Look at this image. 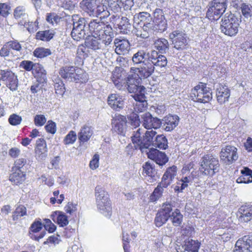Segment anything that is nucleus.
<instances>
[{"label":"nucleus","instance_id":"1","mask_svg":"<svg viewBox=\"0 0 252 252\" xmlns=\"http://www.w3.org/2000/svg\"><path fill=\"white\" fill-rule=\"evenodd\" d=\"M143 126L147 130L145 132V135L141 136L144 133V130L138 128L134 132L132 136V141L136 149L142 151L147 148L153 143L154 146L157 145L158 133V119L152 117L150 113H146L142 116Z\"/></svg>","mask_w":252,"mask_h":252},{"label":"nucleus","instance_id":"2","mask_svg":"<svg viewBox=\"0 0 252 252\" xmlns=\"http://www.w3.org/2000/svg\"><path fill=\"white\" fill-rule=\"evenodd\" d=\"M241 22V15L240 14L226 13L221 19L220 30L226 35L234 36L238 32Z\"/></svg>","mask_w":252,"mask_h":252},{"label":"nucleus","instance_id":"3","mask_svg":"<svg viewBox=\"0 0 252 252\" xmlns=\"http://www.w3.org/2000/svg\"><path fill=\"white\" fill-rule=\"evenodd\" d=\"M95 197L97 209L104 216L110 217L112 208L109 195L101 186L97 185L95 187Z\"/></svg>","mask_w":252,"mask_h":252},{"label":"nucleus","instance_id":"4","mask_svg":"<svg viewBox=\"0 0 252 252\" xmlns=\"http://www.w3.org/2000/svg\"><path fill=\"white\" fill-rule=\"evenodd\" d=\"M227 0H212L208 5L206 17L210 20H218L227 8Z\"/></svg>","mask_w":252,"mask_h":252},{"label":"nucleus","instance_id":"5","mask_svg":"<svg viewBox=\"0 0 252 252\" xmlns=\"http://www.w3.org/2000/svg\"><path fill=\"white\" fill-rule=\"evenodd\" d=\"M190 97L194 101L200 103H207L212 98L211 89L205 84L200 83L191 90Z\"/></svg>","mask_w":252,"mask_h":252},{"label":"nucleus","instance_id":"6","mask_svg":"<svg viewBox=\"0 0 252 252\" xmlns=\"http://www.w3.org/2000/svg\"><path fill=\"white\" fill-rule=\"evenodd\" d=\"M201 168L204 174L213 176L219 171V159L212 155H205L201 159Z\"/></svg>","mask_w":252,"mask_h":252},{"label":"nucleus","instance_id":"7","mask_svg":"<svg viewBox=\"0 0 252 252\" xmlns=\"http://www.w3.org/2000/svg\"><path fill=\"white\" fill-rule=\"evenodd\" d=\"M0 80L3 81L11 91H15L18 86L17 76L10 70H0Z\"/></svg>","mask_w":252,"mask_h":252},{"label":"nucleus","instance_id":"8","mask_svg":"<svg viewBox=\"0 0 252 252\" xmlns=\"http://www.w3.org/2000/svg\"><path fill=\"white\" fill-rule=\"evenodd\" d=\"M141 79L137 75H129L126 80L127 89L134 95L145 94V88L141 85Z\"/></svg>","mask_w":252,"mask_h":252},{"label":"nucleus","instance_id":"9","mask_svg":"<svg viewBox=\"0 0 252 252\" xmlns=\"http://www.w3.org/2000/svg\"><path fill=\"white\" fill-rule=\"evenodd\" d=\"M86 21L83 18H79L77 21L73 22L71 35L74 40L79 41L86 37Z\"/></svg>","mask_w":252,"mask_h":252},{"label":"nucleus","instance_id":"10","mask_svg":"<svg viewBox=\"0 0 252 252\" xmlns=\"http://www.w3.org/2000/svg\"><path fill=\"white\" fill-rule=\"evenodd\" d=\"M80 70L74 66H65L61 67L59 71L61 76L70 81L77 82L80 80Z\"/></svg>","mask_w":252,"mask_h":252},{"label":"nucleus","instance_id":"11","mask_svg":"<svg viewBox=\"0 0 252 252\" xmlns=\"http://www.w3.org/2000/svg\"><path fill=\"white\" fill-rule=\"evenodd\" d=\"M169 37L172 40L174 47L178 49H184L187 45V35L184 32L176 30L169 34Z\"/></svg>","mask_w":252,"mask_h":252},{"label":"nucleus","instance_id":"12","mask_svg":"<svg viewBox=\"0 0 252 252\" xmlns=\"http://www.w3.org/2000/svg\"><path fill=\"white\" fill-rule=\"evenodd\" d=\"M179 120L177 115H169L162 120L158 119V128L161 127L166 131H171L178 125Z\"/></svg>","mask_w":252,"mask_h":252},{"label":"nucleus","instance_id":"13","mask_svg":"<svg viewBox=\"0 0 252 252\" xmlns=\"http://www.w3.org/2000/svg\"><path fill=\"white\" fill-rule=\"evenodd\" d=\"M237 149L233 146H226L222 148L220 153V158L227 164L232 163L238 159Z\"/></svg>","mask_w":252,"mask_h":252},{"label":"nucleus","instance_id":"14","mask_svg":"<svg viewBox=\"0 0 252 252\" xmlns=\"http://www.w3.org/2000/svg\"><path fill=\"white\" fill-rule=\"evenodd\" d=\"M127 120L121 115L115 116L112 120V131L121 135H124L126 128Z\"/></svg>","mask_w":252,"mask_h":252},{"label":"nucleus","instance_id":"15","mask_svg":"<svg viewBox=\"0 0 252 252\" xmlns=\"http://www.w3.org/2000/svg\"><path fill=\"white\" fill-rule=\"evenodd\" d=\"M235 248V252H252V235H245L239 238L236 242Z\"/></svg>","mask_w":252,"mask_h":252},{"label":"nucleus","instance_id":"16","mask_svg":"<svg viewBox=\"0 0 252 252\" xmlns=\"http://www.w3.org/2000/svg\"><path fill=\"white\" fill-rule=\"evenodd\" d=\"M200 243L197 241L188 239L177 249L178 252H198Z\"/></svg>","mask_w":252,"mask_h":252},{"label":"nucleus","instance_id":"17","mask_svg":"<svg viewBox=\"0 0 252 252\" xmlns=\"http://www.w3.org/2000/svg\"><path fill=\"white\" fill-rule=\"evenodd\" d=\"M177 173V167L172 166L168 167L164 173L160 185H158V194L160 191L159 187L166 188L171 183V181L176 176Z\"/></svg>","mask_w":252,"mask_h":252},{"label":"nucleus","instance_id":"18","mask_svg":"<svg viewBox=\"0 0 252 252\" xmlns=\"http://www.w3.org/2000/svg\"><path fill=\"white\" fill-rule=\"evenodd\" d=\"M96 33H97V34H96V35H95L93 36L102 40L103 39L105 45L109 44L112 42L113 32L112 28L109 25H106V28H102L101 30H98Z\"/></svg>","mask_w":252,"mask_h":252},{"label":"nucleus","instance_id":"19","mask_svg":"<svg viewBox=\"0 0 252 252\" xmlns=\"http://www.w3.org/2000/svg\"><path fill=\"white\" fill-rule=\"evenodd\" d=\"M108 104L114 110L119 111L124 107V98L118 94H111L108 97Z\"/></svg>","mask_w":252,"mask_h":252},{"label":"nucleus","instance_id":"20","mask_svg":"<svg viewBox=\"0 0 252 252\" xmlns=\"http://www.w3.org/2000/svg\"><path fill=\"white\" fill-rule=\"evenodd\" d=\"M217 101L220 104H222L228 101L230 96V90L225 85L219 84L216 89Z\"/></svg>","mask_w":252,"mask_h":252},{"label":"nucleus","instance_id":"21","mask_svg":"<svg viewBox=\"0 0 252 252\" xmlns=\"http://www.w3.org/2000/svg\"><path fill=\"white\" fill-rule=\"evenodd\" d=\"M145 94L133 95V97L135 100V103H133L134 110L136 112H142L147 109L148 103Z\"/></svg>","mask_w":252,"mask_h":252},{"label":"nucleus","instance_id":"22","mask_svg":"<svg viewBox=\"0 0 252 252\" xmlns=\"http://www.w3.org/2000/svg\"><path fill=\"white\" fill-rule=\"evenodd\" d=\"M171 205L169 203L163 204L160 211H158V226L165 223L171 216Z\"/></svg>","mask_w":252,"mask_h":252},{"label":"nucleus","instance_id":"23","mask_svg":"<svg viewBox=\"0 0 252 252\" xmlns=\"http://www.w3.org/2000/svg\"><path fill=\"white\" fill-rule=\"evenodd\" d=\"M155 66L152 65V64L148 65L145 64L140 68H135L133 70V75H137L139 78L141 80L142 78H147L150 76L154 72Z\"/></svg>","mask_w":252,"mask_h":252},{"label":"nucleus","instance_id":"24","mask_svg":"<svg viewBox=\"0 0 252 252\" xmlns=\"http://www.w3.org/2000/svg\"><path fill=\"white\" fill-rule=\"evenodd\" d=\"M35 152L36 156L40 159H43L47 157V145L43 139L40 138L36 141Z\"/></svg>","mask_w":252,"mask_h":252},{"label":"nucleus","instance_id":"25","mask_svg":"<svg viewBox=\"0 0 252 252\" xmlns=\"http://www.w3.org/2000/svg\"><path fill=\"white\" fill-rule=\"evenodd\" d=\"M115 52L118 55H124L129 49V43L127 40L116 38L114 41Z\"/></svg>","mask_w":252,"mask_h":252},{"label":"nucleus","instance_id":"26","mask_svg":"<svg viewBox=\"0 0 252 252\" xmlns=\"http://www.w3.org/2000/svg\"><path fill=\"white\" fill-rule=\"evenodd\" d=\"M97 2L96 0H82L80 3V7L90 16H93Z\"/></svg>","mask_w":252,"mask_h":252},{"label":"nucleus","instance_id":"27","mask_svg":"<svg viewBox=\"0 0 252 252\" xmlns=\"http://www.w3.org/2000/svg\"><path fill=\"white\" fill-rule=\"evenodd\" d=\"M106 0H101V2H97L93 16H98L100 18L107 17L110 15V12L108 10V7L105 3Z\"/></svg>","mask_w":252,"mask_h":252},{"label":"nucleus","instance_id":"28","mask_svg":"<svg viewBox=\"0 0 252 252\" xmlns=\"http://www.w3.org/2000/svg\"><path fill=\"white\" fill-rule=\"evenodd\" d=\"M51 218L54 222H56L55 219H57V222L60 226L63 227L68 224V220L67 216L62 212L55 211L51 215Z\"/></svg>","mask_w":252,"mask_h":252},{"label":"nucleus","instance_id":"29","mask_svg":"<svg viewBox=\"0 0 252 252\" xmlns=\"http://www.w3.org/2000/svg\"><path fill=\"white\" fill-rule=\"evenodd\" d=\"M86 43L88 48L96 50L101 49L103 44H105V41L103 39L95 38L92 35L87 39Z\"/></svg>","mask_w":252,"mask_h":252},{"label":"nucleus","instance_id":"30","mask_svg":"<svg viewBox=\"0 0 252 252\" xmlns=\"http://www.w3.org/2000/svg\"><path fill=\"white\" fill-rule=\"evenodd\" d=\"M239 213L241 214L239 217L240 221L247 222L252 220V206L241 207Z\"/></svg>","mask_w":252,"mask_h":252},{"label":"nucleus","instance_id":"31","mask_svg":"<svg viewBox=\"0 0 252 252\" xmlns=\"http://www.w3.org/2000/svg\"><path fill=\"white\" fill-rule=\"evenodd\" d=\"M13 171L9 177L10 181L16 185L22 184L26 179L25 173L22 170Z\"/></svg>","mask_w":252,"mask_h":252},{"label":"nucleus","instance_id":"32","mask_svg":"<svg viewBox=\"0 0 252 252\" xmlns=\"http://www.w3.org/2000/svg\"><path fill=\"white\" fill-rule=\"evenodd\" d=\"M242 175L236 180L238 183L248 184L252 182V171L248 167H245L241 170Z\"/></svg>","mask_w":252,"mask_h":252},{"label":"nucleus","instance_id":"33","mask_svg":"<svg viewBox=\"0 0 252 252\" xmlns=\"http://www.w3.org/2000/svg\"><path fill=\"white\" fill-rule=\"evenodd\" d=\"M89 28L92 35L95 36L97 34L96 32L98 30H101L102 28H106V25L100 20H94L89 24Z\"/></svg>","mask_w":252,"mask_h":252},{"label":"nucleus","instance_id":"34","mask_svg":"<svg viewBox=\"0 0 252 252\" xmlns=\"http://www.w3.org/2000/svg\"><path fill=\"white\" fill-rule=\"evenodd\" d=\"M157 23V20H153L151 17V20L147 21L144 24L142 29L143 30H146L150 35L156 34L158 32V25Z\"/></svg>","mask_w":252,"mask_h":252},{"label":"nucleus","instance_id":"35","mask_svg":"<svg viewBox=\"0 0 252 252\" xmlns=\"http://www.w3.org/2000/svg\"><path fill=\"white\" fill-rule=\"evenodd\" d=\"M93 135V130L91 127L85 125L81 129L79 134V139L82 142H86Z\"/></svg>","mask_w":252,"mask_h":252},{"label":"nucleus","instance_id":"36","mask_svg":"<svg viewBox=\"0 0 252 252\" xmlns=\"http://www.w3.org/2000/svg\"><path fill=\"white\" fill-rule=\"evenodd\" d=\"M157 147L158 145L156 146H154L153 145V143L152 142L150 145L147 148L145 149L144 151H142L141 150L140 151L142 153L146 152L148 155V158L154 161L157 164H158Z\"/></svg>","mask_w":252,"mask_h":252},{"label":"nucleus","instance_id":"37","mask_svg":"<svg viewBox=\"0 0 252 252\" xmlns=\"http://www.w3.org/2000/svg\"><path fill=\"white\" fill-rule=\"evenodd\" d=\"M14 16L17 20H26L28 14L26 8L23 6H18L14 10Z\"/></svg>","mask_w":252,"mask_h":252},{"label":"nucleus","instance_id":"38","mask_svg":"<svg viewBox=\"0 0 252 252\" xmlns=\"http://www.w3.org/2000/svg\"><path fill=\"white\" fill-rule=\"evenodd\" d=\"M54 33V31L51 30L40 31L36 33V38L37 39L47 41L53 37Z\"/></svg>","mask_w":252,"mask_h":252},{"label":"nucleus","instance_id":"39","mask_svg":"<svg viewBox=\"0 0 252 252\" xmlns=\"http://www.w3.org/2000/svg\"><path fill=\"white\" fill-rule=\"evenodd\" d=\"M155 49H153L151 52H148L147 54L148 63L152 64V65L155 66L158 63V46L156 45V42L154 43Z\"/></svg>","mask_w":252,"mask_h":252},{"label":"nucleus","instance_id":"40","mask_svg":"<svg viewBox=\"0 0 252 252\" xmlns=\"http://www.w3.org/2000/svg\"><path fill=\"white\" fill-rule=\"evenodd\" d=\"M143 173L150 177L152 179L156 180L157 172L156 170L153 167V165L147 162L143 166Z\"/></svg>","mask_w":252,"mask_h":252},{"label":"nucleus","instance_id":"41","mask_svg":"<svg viewBox=\"0 0 252 252\" xmlns=\"http://www.w3.org/2000/svg\"><path fill=\"white\" fill-rule=\"evenodd\" d=\"M171 219L172 223L175 226H179L181 224L183 220V215L178 209H176L172 213Z\"/></svg>","mask_w":252,"mask_h":252},{"label":"nucleus","instance_id":"42","mask_svg":"<svg viewBox=\"0 0 252 252\" xmlns=\"http://www.w3.org/2000/svg\"><path fill=\"white\" fill-rule=\"evenodd\" d=\"M34 56L42 58L51 54V51L49 49L40 47L36 49L33 52Z\"/></svg>","mask_w":252,"mask_h":252},{"label":"nucleus","instance_id":"43","mask_svg":"<svg viewBox=\"0 0 252 252\" xmlns=\"http://www.w3.org/2000/svg\"><path fill=\"white\" fill-rule=\"evenodd\" d=\"M243 15L247 18L252 16V6L246 3H242L241 6Z\"/></svg>","mask_w":252,"mask_h":252},{"label":"nucleus","instance_id":"44","mask_svg":"<svg viewBox=\"0 0 252 252\" xmlns=\"http://www.w3.org/2000/svg\"><path fill=\"white\" fill-rule=\"evenodd\" d=\"M119 28L122 32H127V31L130 28V24L128 19L126 17H122L121 20L118 24Z\"/></svg>","mask_w":252,"mask_h":252},{"label":"nucleus","instance_id":"45","mask_svg":"<svg viewBox=\"0 0 252 252\" xmlns=\"http://www.w3.org/2000/svg\"><path fill=\"white\" fill-rule=\"evenodd\" d=\"M27 163L26 159L20 158L16 160L14 162V166L12 167V171L22 170L24 166Z\"/></svg>","mask_w":252,"mask_h":252},{"label":"nucleus","instance_id":"46","mask_svg":"<svg viewBox=\"0 0 252 252\" xmlns=\"http://www.w3.org/2000/svg\"><path fill=\"white\" fill-rule=\"evenodd\" d=\"M145 55L146 53L144 51L137 52L132 58L133 62L136 64L142 63L145 58Z\"/></svg>","mask_w":252,"mask_h":252},{"label":"nucleus","instance_id":"47","mask_svg":"<svg viewBox=\"0 0 252 252\" xmlns=\"http://www.w3.org/2000/svg\"><path fill=\"white\" fill-rule=\"evenodd\" d=\"M168 41L164 38L158 39V53H164L168 49Z\"/></svg>","mask_w":252,"mask_h":252},{"label":"nucleus","instance_id":"48","mask_svg":"<svg viewBox=\"0 0 252 252\" xmlns=\"http://www.w3.org/2000/svg\"><path fill=\"white\" fill-rule=\"evenodd\" d=\"M76 139V135L74 131H70L68 134L65 137L63 140L65 145L73 144Z\"/></svg>","mask_w":252,"mask_h":252},{"label":"nucleus","instance_id":"49","mask_svg":"<svg viewBox=\"0 0 252 252\" xmlns=\"http://www.w3.org/2000/svg\"><path fill=\"white\" fill-rule=\"evenodd\" d=\"M7 45L9 46L10 51L14 50L15 51L20 52L22 50L21 45L19 42L16 40H12L7 42Z\"/></svg>","mask_w":252,"mask_h":252},{"label":"nucleus","instance_id":"50","mask_svg":"<svg viewBox=\"0 0 252 252\" xmlns=\"http://www.w3.org/2000/svg\"><path fill=\"white\" fill-rule=\"evenodd\" d=\"M167 139L163 135H158V149L165 150L168 148Z\"/></svg>","mask_w":252,"mask_h":252},{"label":"nucleus","instance_id":"51","mask_svg":"<svg viewBox=\"0 0 252 252\" xmlns=\"http://www.w3.org/2000/svg\"><path fill=\"white\" fill-rule=\"evenodd\" d=\"M61 18L55 13L47 14L46 16V20L49 23L54 25L60 22Z\"/></svg>","mask_w":252,"mask_h":252},{"label":"nucleus","instance_id":"52","mask_svg":"<svg viewBox=\"0 0 252 252\" xmlns=\"http://www.w3.org/2000/svg\"><path fill=\"white\" fill-rule=\"evenodd\" d=\"M47 121L46 118L43 115H36L34 118V124L36 126H43Z\"/></svg>","mask_w":252,"mask_h":252},{"label":"nucleus","instance_id":"53","mask_svg":"<svg viewBox=\"0 0 252 252\" xmlns=\"http://www.w3.org/2000/svg\"><path fill=\"white\" fill-rule=\"evenodd\" d=\"M8 121L9 123L13 126H16L19 125L22 121V118L21 116L13 114L10 115Z\"/></svg>","mask_w":252,"mask_h":252},{"label":"nucleus","instance_id":"54","mask_svg":"<svg viewBox=\"0 0 252 252\" xmlns=\"http://www.w3.org/2000/svg\"><path fill=\"white\" fill-rule=\"evenodd\" d=\"M44 226L45 229L50 233L54 232L56 229V225L49 219L44 220Z\"/></svg>","mask_w":252,"mask_h":252},{"label":"nucleus","instance_id":"55","mask_svg":"<svg viewBox=\"0 0 252 252\" xmlns=\"http://www.w3.org/2000/svg\"><path fill=\"white\" fill-rule=\"evenodd\" d=\"M24 25L30 32H34L38 29L37 24L36 23V22H25L24 23Z\"/></svg>","mask_w":252,"mask_h":252},{"label":"nucleus","instance_id":"56","mask_svg":"<svg viewBox=\"0 0 252 252\" xmlns=\"http://www.w3.org/2000/svg\"><path fill=\"white\" fill-rule=\"evenodd\" d=\"M54 86L56 93L59 95H63L65 92V87L63 83L60 81V82L56 83Z\"/></svg>","mask_w":252,"mask_h":252},{"label":"nucleus","instance_id":"57","mask_svg":"<svg viewBox=\"0 0 252 252\" xmlns=\"http://www.w3.org/2000/svg\"><path fill=\"white\" fill-rule=\"evenodd\" d=\"M43 224L40 220L34 221L30 227L31 230L33 232H39L42 228Z\"/></svg>","mask_w":252,"mask_h":252},{"label":"nucleus","instance_id":"58","mask_svg":"<svg viewBox=\"0 0 252 252\" xmlns=\"http://www.w3.org/2000/svg\"><path fill=\"white\" fill-rule=\"evenodd\" d=\"M99 159V156L98 154H95L93 156L92 159L90 161V167L92 169L94 170L98 167Z\"/></svg>","mask_w":252,"mask_h":252},{"label":"nucleus","instance_id":"59","mask_svg":"<svg viewBox=\"0 0 252 252\" xmlns=\"http://www.w3.org/2000/svg\"><path fill=\"white\" fill-rule=\"evenodd\" d=\"M10 54H13V53L10 51V49L9 46L7 45V43H6L0 50V56L3 57H6L9 56Z\"/></svg>","mask_w":252,"mask_h":252},{"label":"nucleus","instance_id":"60","mask_svg":"<svg viewBox=\"0 0 252 252\" xmlns=\"http://www.w3.org/2000/svg\"><path fill=\"white\" fill-rule=\"evenodd\" d=\"M135 34L137 37H139L143 39L148 38L150 35L146 30H143L141 26H140L139 29H136Z\"/></svg>","mask_w":252,"mask_h":252},{"label":"nucleus","instance_id":"61","mask_svg":"<svg viewBox=\"0 0 252 252\" xmlns=\"http://www.w3.org/2000/svg\"><path fill=\"white\" fill-rule=\"evenodd\" d=\"M168 161V158L164 152L158 151V165L162 166Z\"/></svg>","mask_w":252,"mask_h":252},{"label":"nucleus","instance_id":"62","mask_svg":"<svg viewBox=\"0 0 252 252\" xmlns=\"http://www.w3.org/2000/svg\"><path fill=\"white\" fill-rule=\"evenodd\" d=\"M119 2L125 10L130 9L133 6V0H119Z\"/></svg>","mask_w":252,"mask_h":252},{"label":"nucleus","instance_id":"63","mask_svg":"<svg viewBox=\"0 0 252 252\" xmlns=\"http://www.w3.org/2000/svg\"><path fill=\"white\" fill-rule=\"evenodd\" d=\"M46 131L52 134H54L56 131V124L52 121H49L47 125L45 126Z\"/></svg>","mask_w":252,"mask_h":252},{"label":"nucleus","instance_id":"64","mask_svg":"<svg viewBox=\"0 0 252 252\" xmlns=\"http://www.w3.org/2000/svg\"><path fill=\"white\" fill-rule=\"evenodd\" d=\"M20 67L27 71H30L33 67V63L30 61H23L20 63Z\"/></svg>","mask_w":252,"mask_h":252}]
</instances>
